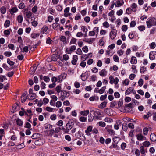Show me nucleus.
I'll return each mask as SVG.
<instances>
[{
    "mask_svg": "<svg viewBox=\"0 0 156 156\" xmlns=\"http://www.w3.org/2000/svg\"><path fill=\"white\" fill-rule=\"evenodd\" d=\"M92 127L90 126H88L87 127L86 130L85 131V132L86 135L88 136L91 135V133L90 132L92 131Z\"/></svg>",
    "mask_w": 156,
    "mask_h": 156,
    "instance_id": "obj_10",
    "label": "nucleus"
},
{
    "mask_svg": "<svg viewBox=\"0 0 156 156\" xmlns=\"http://www.w3.org/2000/svg\"><path fill=\"white\" fill-rule=\"evenodd\" d=\"M122 130L125 131H127L128 129V126L126 123H123L122 126Z\"/></svg>",
    "mask_w": 156,
    "mask_h": 156,
    "instance_id": "obj_34",
    "label": "nucleus"
},
{
    "mask_svg": "<svg viewBox=\"0 0 156 156\" xmlns=\"http://www.w3.org/2000/svg\"><path fill=\"white\" fill-rule=\"evenodd\" d=\"M137 139L139 141L145 140H146V138L145 136H143L141 134L139 133L136 136Z\"/></svg>",
    "mask_w": 156,
    "mask_h": 156,
    "instance_id": "obj_7",
    "label": "nucleus"
},
{
    "mask_svg": "<svg viewBox=\"0 0 156 156\" xmlns=\"http://www.w3.org/2000/svg\"><path fill=\"white\" fill-rule=\"evenodd\" d=\"M76 49V46L75 45L72 46L69 48L66 49V51L67 52L68 54H71L73 51L75 50Z\"/></svg>",
    "mask_w": 156,
    "mask_h": 156,
    "instance_id": "obj_6",
    "label": "nucleus"
},
{
    "mask_svg": "<svg viewBox=\"0 0 156 156\" xmlns=\"http://www.w3.org/2000/svg\"><path fill=\"white\" fill-rule=\"evenodd\" d=\"M104 121L106 122H112L113 120L112 119L109 118H106L105 119Z\"/></svg>",
    "mask_w": 156,
    "mask_h": 156,
    "instance_id": "obj_52",
    "label": "nucleus"
},
{
    "mask_svg": "<svg viewBox=\"0 0 156 156\" xmlns=\"http://www.w3.org/2000/svg\"><path fill=\"white\" fill-rule=\"evenodd\" d=\"M6 9L5 6H2L0 8V12L2 14H4L5 13Z\"/></svg>",
    "mask_w": 156,
    "mask_h": 156,
    "instance_id": "obj_27",
    "label": "nucleus"
},
{
    "mask_svg": "<svg viewBox=\"0 0 156 156\" xmlns=\"http://www.w3.org/2000/svg\"><path fill=\"white\" fill-rule=\"evenodd\" d=\"M150 139L152 142H155L156 140V135L154 133L151 134L150 136Z\"/></svg>",
    "mask_w": 156,
    "mask_h": 156,
    "instance_id": "obj_14",
    "label": "nucleus"
},
{
    "mask_svg": "<svg viewBox=\"0 0 156 156\" xmlns=\"http://www.w3.org/2000/svg\"><path fill=\"white\" fill-rule=\"evenodd\" d=\"M117 34V30L115 29H113L112 30L110 33V36L111 38L113 40Z\"/></svg>",
    "mask_w": 156,
    "mask_h": 156,
    "instance_id": "obj_4",
    "label": "nucleus"
},
{
    "mask_svg": "<svg viewBox=\"0 0 156 156\" xmlns=\"http://www.w3.org/2000/svg\"><path fill=\"white\" fill-rule=\"evenodd\" d=\"M106 104L107 102L105 101H104L99 105L98 108L101 109H103L106 106Z\"/></svg>",
    "mask_w": 156,
    "mask_h": 156,
    "instance_id": "obj_19",
    "label": "nucleus"
},
{
    "mask_svg": "<svg viewBox=\"0 0 156 156\" xmlns=\"http://www.w3.org/2000/svg\"><path fill=\"white\" fill-rule=\"evenodd\" d=\"M148 130V128H144L143 130V134L145 135H147V134Z\"/></svg>",
    "mask_w": 156,
    "mask_h": 156,
    "instance_id": "obj_31",
    "label": "nucleus"
},
{
    "mask_svg": "<svg viewBox=\"0 0 156 156\" xmlns=\"http://www.w3.org/2000/svg\"><path fill=\"white\" fill-rule=\"evenodd\" d=\"M130 62L132 64H136L137 63V61L136 57L133 56L131 58Z\"/></svg>",
    "mask_w": 156,
    "mask_h": 156,
    "instance_id": "obj_21",
    "label": "nucleus"
},
{
    "mask_svg": "<svg viewBox=\"0 0 156 156\" xmlns=\"http://www.w3.org/2000/svg\"><path fill=\"white\" fill-rule=\"evenodd\" d=\"M10 24V21L9 20H6L4 23V26L5 27H7L9 26Z\"/></svg>",
    "mask_w": 156,
    "mask_h": 156,
    "instance_id": "obj_37",
    "label": "nucleus"
},
{
    "mask_svg": "<svg viewBox=\"0 0 156 156\" xmlns=\"http://www.w3.org/2000/svg\"><path fill=\"white\" fill-rule=\"evenodd\" d=\"M128 29L127 26L126 25H123L122 27V30L123 31H126Z\"/></svg>",
    "mask_w": 156,
    "mask_h": 156,
    "instance_id": "obj_50",
    "label": "nucleus"
},
{
    "mask_svg": "<svg viewBox=\"0 0 156 156\" xmlns=\"http://www.w3.org/2000/svg\"><path fill=\"white\" fill-rule=\"evenodd\" d=\"M140 152L141 153V154H144L145 152V149H144V146H141L140 147Z\"/></svg>",
    "mask_w": 156,
    "mask_h": 156,
    "instance_id": "obj_43",
    "label": "nucleus"
},
{
    "mask_svg": "<svg viewBox=\"0 0 156 156\" xmlns=\"http://www.w3.org/2000/svg\"><path fill=\"white\" fill-rule=\"evenodd\" d=\"M63 121L62 120H60L56 124L59 126H61L63 125Z\"/></svg>",
    "mask_w": 156,
    "mask_h": 156,
    "instance_id": "obj_54",
    "label": "nucleus"
},
{
    "mask_svg": "<svg viewBox=\"0 0 156 156\" xmlns=\"http://www.w3.org/2000/svg\"><path fill=\"white\" fill-rule=\"evenodd\" d=\"M61 86L59 85H58L55 88V90L56 91L57 93H59L61 91Z\"/></svg>",
    "mask_w": 156,
    "mask_h": 156,
    "instance_id": "obj_47",
    "label": "nucleus"
},
{
    "mask_svg": "<svg viewBox=\"0 0 156 156\" xmlns=\"http://www.w3.org/2000/svg\"><path fill=\"white\" fill-rule=\"evenodd\" d=\"M61 92H62L61 93H62V95L66 97H68L69 96V93L66 91L62 90Z\"/></svg>",
    "mask_w": 156,
    "mask_h": 156,
    "instance_id": "obj_22",
    "label": "nucleus"
},
{
    "mask_svg": "<svg viewBox=\"0 0 156 156\" xmlns=\"http://www.w3.org/2000/svg\"><path fill=\"white\" fill-rule=\"evenodd\" d=\"M48 27L46 25L44 26L43 27L41 28V33L43 34L44 33L46 32L48 30Z\"/></svg>",
    "mask_w": 156,
    "mask_h": 156,
    "instance_id": "obj_17",
    "label": "nucleus"
},
{
    "mask_svg": "<svg viewBox=\"0 0 156 156\" xmlns=\"http://www.w3.org/2000/svg\"><path fill=\"white\" fill-rule=\"evenodd\" d=\"M78 59V56L76 55H74L73 56V60L71 61L72 64L75 65L76 64V62Z\"/></svg>",
    "mask_w": 156,
    "mask_h": 156,
    "instance_id": "obj_11",
    "label": "nucleus"
},
{
    "mask_svg": "<svg viewBox=\"0 0 156 156\" xmlns=\"http://www.w3.org/2000/svg\"><path fill=\"white\" fill-rule=\"evenodd\" d=\"M4 55L6 56L9 57L12 55V53L10 51H6L4 52Z\"/></svg>",
    "mask_w": 156,
    "mask_h": 156,
    "instance_id": "obj_58",
    "label": "nucleus"
},
{
    "mask_svg": "<svg viewBox=\"0 0 156 156\" xmlns=\"http://www.w3.org/2000/svg\"><path fill=\"white\" fill-rule=\"evenodd\" d=\"M113 59L114 61L115 62H119V57L117 55H114Z\"/></svg>",
    "mask_w": 156,
    "mask_h": 156,
    "instance_id": "obj_57",
    "label": "nucleus"
},
{
    "mask_svg": "<svg viewBox=\"0 0 156 156\" xmlns=\"http://www.w3.org/2000/svg\"><path fill=\"white\" fill-rule=\"evenodd\" d=\"M4 34L6 36L10 35V32L9 30H5L4 32Z\"/></svg>",
    "mask_w": 156,
    "mask_h": 156,
    "instance_id": "obj_55",
    "label": "nucleus"
},
{
    "mask_svg": "<svg viewBox=\"0 0 156 156\" xmlns=\"http://www.w3.org/2000/svg\"><path fill=\"white\" fill-rule=\"evenodd\" d=\"M17 20L18 23H22L23 20L22 16L21 15L18 16L17 17Z\"/></svg>",
    "mask_w": 156,
    "mask_h": 156,
    "instance_id": "obj_24",
    "label": "nucleus"
},
{
    "mask_svg": "<svg viewBox=\"0 0 156 156\" xmlns=\"http://www.w3.org/2000/svg\"><path fill=\"white\" fill-rule=\"evenodd\" d=\"M76 53L77 54L80 55L82 54V52L81 49L80 48H79L77 49Z\"/></svg>",
    "mask_w": 156,
    "mask_h": 156,
    "instance_id": "obj_60",
    "label": "nucleus"
},
{
    "mask_svg": "<svg viewBox=\"0 0 156 156\" xmlns=\"http://www.w3.org/2000/svg\"><path fill=\"white\" fill-rule=\"evenodd\" d=\"M87 118L83 116H81L79 118V120L82 122H85L87 120Z\"/></svg>",
    "mask_w": 156,
    "mask_h": 156,
    "instance_id": "obj_39",
    "label": "nucleus"
},
{
    "mask_svg": "<svg viewBox=\"0 0 156 156\" xmlns=\"http://www.w3.org/2000/svg\"><path fill=\"white\" fill-rule=\"evenodd\" d=\"M123 103V100L122 99H120L118 102H117L118 107L117 108H120L122 105Z\"/></svg>",
    "mask_w": 156,
    "mask_h": 156,
    "instance_id": "obj_28",
    "label": "nucleus"
},
{
    "mask_svg": "<svg viewBox=\"0 0 156 156\" xmlns=\"http://www.w3.org/2000/svg\"><path fill=\"white\" fill-rule=\"evenodd\" d=\"M95 41L94 38H90L89 39H87V41L86 42L89 43V44H91L92 42Z\"/></svg>",
    "mask_w": 156,
    "mask_h": 156,
    "instance_id": "obj_32",
    "label": "nucleus"
},
{
    "mask_svg": "<svg viewBox=\"0 0 156 156\" xmlns=\"http://www.w3.org/2000/svg\"><path fill=\"white\" fill-rule=\"evenodd\" d=\"M133 11V10L131 8H128L126 10V12L128 14H130L132 12V11Z\"/></svg>",
    "mask_w": 156,
    "mask_h": 156,
    "instance_id": "obj_64",
    "label": "nucleus"
},
{
    "mask_svg": "<svg viewBox=\"0 0 156 156\" xmlns=\"http://www.w3.org/2000/svg\"><path fill=\"white\" fill-rule=\"evenodd\" d=\"M25 13L26 14V17L28 18H29L32 15V13L30 11L26 12Z\"/></svg>",
    "mask_w": 156,
    "mask_h": 156,
    "instance_id": "obj_44",
    "label": "nucleus"
},
{
    "mask_svg": "<svg viewBox=\"0 0 156 156\" xmlns=\"http://www.w3.org/2000/svg\"><path fill=\"white\" fill-rule=\"evenodd\" d=\"M146 70V68L144 66L141 67L140 69V71L141 73H144Z\"/></svg>",
    "mask_w": 156,
    "mask_h": 156,
    "instance_id": "obj_42",
    "label": "nucleus"
},
{
    "mask_svg": "<svg viewBox=\"0 0 156 156\" xmlns=\"http://www.w3.org/2000/svg\"><path fill=\"white\" fill-rule=\"evenodd\" d=\"M77 39L72 37L70 42V44H76Z\"/></svg>",
    "mask_w": 156,
    "mask_h": 156,
    "instance_id": "obj_41",
    "label": "nucleus"
},
{
    "mask_svg": "<svg viewBox=\"0 0 156 156\" xmlns=\"http://www.w3.org/2000/svg\"><path fill=\"white\" fill-rule=\"evenodd\" d=\"M29 96L30 98L28 97L27 99L29 100H32L36 98V95L35 93H32L29 94L28 96Z\"/></svg>",
    "mask_w": 156,
    "mask_h": 156,
    "instance_id": "obj_12",
    "label": "nucleus"
},
{
    "mask_svg": "<svg viewBox=\"0 0 156 156\" xmlns=\"http://www.w3.org/2000/svg\"><path fill=\"white\" fill-rule=\"evenodd\" d=\"M112 110L110 108H107L105 109V112L108 115H110L111 112Z\"/></svg>",
    "mask_w": 156,
    "mask_h": 156,
    "instance_id": "obj_30",
    "label": "nucleus"
},
{
    "mask_svg": "<svg viewBox=\"0 0 156 156\" xmlns=\"http://www.w3.org/2000/svg\"><path fill=\"white\" fill-rule=\"evenodd\" d=\"M138 28L140 31H142L145 30V28L144 26L142 25L139 26L138 27Z\"/></svg>",
    "mask_w": 156,
    "mask_h": 156,
    "instance_id": "obj_53",
    "label": "nucleus"
},
{
    "mask_svg": "<svg viewBox=\"0 0 156 156\" xmlns=\"http://www.w3.org/2000/svg\"><path fill=\"white\" fill-rule=\"evenodd\" d=\"M125 106L126 107H129L130 108H133V104L132 103L128 104H126L125 105Z\"/></svg>",
    "mask_w": 156,
    "mask_h": 156,
    "instance_id": "obj_49",
    "label": "nucleus"
},
{
    "mask_svg": "<svg viewBox=\"0 0 156 156\" xmlns=\"http://www.w3.org/2000/svg\"><path fill=\"white\" fill-rule=\"evenodd\" d=\"M18 9L16 7H13L10 10V12L11 14H13L14 13L17 12Z\"/></svg>",
    "mask_w": 156,
    "mask_h": 156,
    "instance_id": "obj_16",
    "label": "nucleus"
},
{
    "mask_svg": "<svg viewBox=\"0 0 156 156\" xmlns=\"http://www.w3.org/2000/svg\"><path fill=\"white\" fill-rule=\"evenodd\" d=\"M107 72L105 69H102L101 71L99 72V75L102 76H104L106 75Z\"/></svg>",
    "mask_w": 156,
    "mask_h": 156,
    "instance_id": "obj_20",
    "label": "nucleus"
},
{
    "mask_svg": "<svg viewBox=\"0 0 156 156\" xmlns=\"http://www.w3.org/2000/svg\"><path fill=\"white\" fill-rule=\"evenodd\" d=\"M117 104V102L116 101H112L111 103L110 107L113 108Z\"/></svg>",
    "mask_w": 156,
    "mask_h": 156,
    "instance_id": "obj_29",
    "label": "nucleus"
},
{
    "mask_svg": "<svg viewBox=\"0 0 156 156\" xmlns=\"http://www.w3.org/2000/svg\"><path fill=\"white\" fill-rule=\"evenodd\" d=\"M81 29L83 32H85V34H86L88 31L87 29L86 28V27L84 26L81 27Z\"/></svg>",
    "mask_w": 156,
    "mask_h": 156,
    "instance_id": "obj_33",
    "label": "nucleus"
},
{
    "mask_svg": "<svg viewBox=\"0 0 156 156\" xmlns=\"http://www.w3.org/2000/svg\"><path fill=\"white\" fill-rule=\"evenodd\" d=\"M50 119L52 120H55L56 119V115L55 114H53L50 116Z\"/></svg>",
    "mask_w": 156,
    "mask_h": 156,
    "instance_id": "obj_56",
    "label": "nucleus"
},
{
    "mask_svg": "<svg viewBox=\"0 0 156 156\" xmlns=\"http://www.w3.org/2000/svg\"><path fill=\"white\" fill-rule=\"evenodd\" d=\"M16 122L17 124L19 126H21L23 125V122L19 119H17Z\"/></svg>",
    "mask_w": 156,
    "mask_h": 156,
    "instance_id": "obj_23",
    "label": "nucleus"
},
{
    "mask_svg": "<svg viewBox=\"0 0 156 156\" xmlns=\"http://www.w3.org/2000/svg\"><path fill=\"white\" fill-rule=\"evenodd\" d=\"M56 106L57 108H59L62 105V103L60 101H58L56 103Z\"/></svg>",
    "mask_w": 156,
    "mask_h": 156,
    "instance_id": "obj_61",
    "label": "nucleus"
},
{
    "mask_svg": "<svg viewBox=\"0 0 156 156\" xmlns=\"http://www.w3.org/2000/svg\"><path fill=\"white\" fill-rule=\"evenodd\" d=\"M88 121L89 122H91L95 119L94 116H88Z\"/></svg>",
    "mask_w": 156,
    "mask_h": 156,
    "instance_id": "obj_59",
    "label": "nucleus"
},
{
    "mask_svg": "<svg viewBox=\"0 0 156 156\" xmlns=\"http://www.w3.org/2000/svg\"><path fill=\"white\" fill-rule=\"evenodd\" d=\"M18 7L20 9H23L25 7V5L23 3H20L18 6Z\"/></svg>",
    "mask_w": 156,
    "mask_h": 156,
    "instance_id": "obj_62",
    "label": "nucleus"
},
{
    "mask_svg": "<svg viewBox=\"0 0 156 156\" xmlns=\"http://www.w3.org/2000/svg\"><path fill=\"white\" fill-rule=\"evenodd\" d=\"M74 125V120L72 119H69L66 126V132H68L73 127Z\"/></svg>",
    "mask_w": 156,
    "mask_h": 156,
    "instance_id": "obj_3",
    "label": "nucleus"
},
{
    "mask_svg": "<svg viewBox=\"0 0 156 156\" xmlns=\"http://www.w3.org/2000/svg\"><path fill=\"white\" fill-rule=\"evenodd\" d=\"M56 57H56V55L55 54H53L52 55L51 57V60L53 61H56L57 60V58Z\"/></svg>",
    "mask_w": 156,
    "mask_h": 156,
    "instance_id": "obj_48",
    "label": "nucleus"
},
{
    "mask_svg": "<svg viewBox=\"0 0 156 156\" xmlns=\"http://www.w3.org/2000/svg\"><path fill=\"white\" fill-rule=\"evenodd\" d=\"M91 113L93 114L94 115V116L95 118V119L96 120H101V115L100 110L98 109H96L95 111L93 110H91L90 111V114Z\"/></svg>",
    "mask_w": 156,
    "mask_h": 156,
    "instance_id": "obj_2",
    "label": "nucleus"
},
{
    "mask_svg": "<svg viewBox=\"0 0 156 156\" xmlns=\"http://www.w3.org/2000/svg\"><path fill=\"white\" fill-rule=\"evenodd\" d=\"M66 76L67 74L66 73H62L61 75L59 76L57 78L58 82H61L64 79L66 78Z\"/></svg>",
    "mask_w": 156,
    "mask_h": 156,
    "instance_id": "obj_5",
    "label": "nucleus"
},
{
    "mask_svg": "<svg viewBox=\"0 0 156 156\" xmlns=\"http://www.w3.org/2000/svg\"><path fill=\"white\" fill-rule=\"evenodd\" d=\"M133 88L132 87H129L125 91V94L126 95L129 94L132 92V89Z\"/></svg>",
    "mask_w": 156,
    "mask_h": 156,
    "instance_id": "obj_26",
    "label": "nucleus"
},
{
    "mask_svg": "<svg viewBox=\"0 0 156 156\" xmlns=\"http://www.w3.org/2000/svg\"><path fill=\"white\" fill-rule=\"evenodd\" d=\"M7 62L9 65L11 66L13 65L15 63L14 62L11 61L9 58H8L7 59Z\"/></svg>",
    "mask_w": 156,
    "mask_h": 156,
    "instance_id": "obj_40",
    "label": "nucleus"
},
{
    "mask_svg": "<svg viewBox=\"0 0 156 156\" xmlns=\"http://www.w3.org/2000/svg\"><path fill=\"white\" fill-rule=\"evenodd\" d=\"M124 2L123 0H117L115 6L117 7H120L124 4Z\"/></svg>",
    "mask_w": 156,
    "mask_h": 156,
    "instance_id": "obj_9",
    "label": "nucleus"
},
{
    "mask_svg": "<svg viewBox=\"0 0 156 156\" xmlns=\"http://www.w3.org/2000/svg\"><path fill=\"white\" fill-rule=\"evenodd\" d=\"M147 27L150 28L152 26L156 25V19L154 17H150L146 21Z\"/></svg>",
    "mask_w": 156,
    "mask_h": 156,
    "instance_id": "obj_1",
    "label": "nucleus"
},
{
    "mask_svg": "<svg viewBox=\"0 0 156 156\" xmlns=\"http://www.w3.org/2000/svg\"><path fill=\"white\" fill-rule=\"evenodd\" d=\"M155 52L154 51H151L149 53V57L151 60H153L155 58Z\"/></svg>",
    "mask_w": 156,
    "mask_h": 156,
    "instance_id": "obj_15",
    "label": "nucleus"
},
{
    "mask_svg": "<svg viewBox=\"0 0 156 156\" xmlns=\"http://www.w3.org/2000/svg\"><path fill=\"white\" fill-rule=\"evenodd\" d=\"M129 82V80L128 79H126L123 81V83L126 86L128 85Z\"/></svg>",
    "mask_w": 156,
    "mask_h": 156,
    "instance_id": "obj_51",
    "label": "nucleus"
},
{
    "mask_svg": "<svg viewBox=\"0 0 156 156\" xmlns=\"http://www.w3.org/2000/svg\"><path fill=\"white\" fill-rule=\"evenodd\" d=\"M81 18V16L79 13H78L76 14V16H75V20H77Z\"/></svg>",
    "mask_w": 156,
    "mask_h": 156,
    "instance_id": "obj_63",
    "label": "nucleus"
},
{
    "mask_svg": "<svg viewBox=\"0 0 156 156\" xmlns=\"http://www.w3.org/2000/svg\"><path fill=\"white\" fill-rule=\"evenodd\" d=\"M106 89V86H104L102 87L100 90H98V93L100 94L103 93L104 92L105 90Z\"/></svg>",
    "mask_w": 156,
    "mask_h": 156,
    "instance_id": "obj_36",
    "label": "nucleus"
},
{
    "mask_svg": "<svg viewBox=\"0 0 156 156\" xmlns=\"http://www.w3.org/2000/svg\"><path fill=\"white\" fill-rule=\"evenodd\" d=\"M98 124L100 126L104 127L106 125L105 123L103 122L100 121L98 122Z\"/></svg>",
    "mask_w": 156,
    "mask_h": 156,
    "instance_id": "obj_45",
    "label": "nucleus"
},
{
    "mask_svg": "<svg viewBox=\"0 0 156 156\" xmlns=\"http://www.w3.org/2000/svg\"><path fill=\"white\" fill-rule=\"evenodd\" d=\"M8 47L12 50H14L15 49L14 45L12 44H10L8 45Z\"/></svg>",
    "mask_w": 156,
    "mask_h": 156,
    "instance_id": "obj_46",
    "label": "nucleus"
},
{
    "mask_svg": "<svg viewBox=\"0 0 156 156\" xmlns=\"http://www.w3.org/2000/svg\"><path fill=\"white\" fill-rule=\"evenodd\" d=\"M44 127L46 129L50 130L52 128V126L50 124H47L45 125Z\"/></svg>",
    "mask_w": 156,
    "mask_h": 156,
    "instance_id": "obj_25",
    "label": "nucleus"
},
{
    "mask_svg": "<svg viewBox=\"0 0 156 156\" xmlns=\"http://www.w3.org/2000/svg\"><path fill=\"white\" fill-rule=\"evenodd\" d=\"M137 5L135 3H133L132 6L131 7L133 9H134V10L133 11V12H135L136 10V8L137 7Z\"/></svg>",
    "mask_w": 156,
    "mask_h": 156,
    "instance_id": "obj_38",
    "label": "nucleus"
},
{
    "mask_svg": "<svg viewBox=\"0 0 156 156\" xmlns=\"http://www.w3.org/2000/svg\"><path fill=\"white\" fill-rule=\"evenodd\" d=\"M89 113V111L88 110L81 111L80 112V114L83 116H87Z\"/></svg>",
    "mask_w": 156,
    "mask_h": 156,
    "instance_id": "obj_13",
    "label": "nucleus"
},
{
    "mask_svg": "<svg viewBox=\"0 0 156 156\" xmlns=\"http://www.w3.org/2000/svg\"><path fill=\"white\" fill-rule=\"evenodd\" d=\"M60 40L62 41L63 44H67L66 38L64 36H61L59 39Z\"/></svg>",
    "mask_w": 156,
    "mask_h": 156,
    "instance_id": "obj_18",
    "label": "nucleus"
},
{
    "mask_svg": "<svg viewBox=\"0 0 156 156\" xmlns=\"http://www.w3.org/2000/svg\"><path fill=\"white\" fill-rule=\"evenodd\" d=\"M27 92H25L23 93L22 95L21 98V102L22 103L24 102L26 100L28 95H27Z\"/></svg>",
    "mask_w": 156,
    "mask_h": 156,
    "instance_id": "obj_8",
    "label": "nucleus"
},
{
    "mask_svg": "<svg viewBox=\"0 0 156 156\" xmlns=\"http://www.w3.org/2000/svg\"><path fill=\"white\" fill-rule=\"evenodd\" d=\"M144 146L146 147H148L150 145V143L148 141H145L143 143Z\"/></svg>",
    "mask_w": 156,
    "mask_h": 156,
    "instance_id": "obj_35",
    "label": "nucleus"
}]
</instances>
